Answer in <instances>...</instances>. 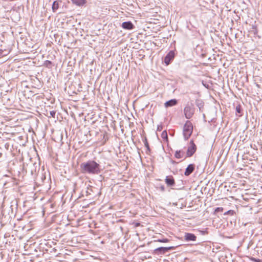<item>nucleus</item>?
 <instances>
[{
    "instance_id": "obj_4",
    "label": "nucleus",
    "mask_w": 262,
    "mask_h": 262,
    "mask_svg": "<svg viewBox=\"0 0 262 262\" xmlns=\"http://www.w3.org/2000/svg\"><path fill=\"white\" fill-rule=\"evenodd\" d=\"M196 150V146L193 140H191L189 143V146L188 147L186 152V158L191 157L195 153Z\"/></svg>"
},
{
    "instance_id": "obj_29",
    "label": "nucleus",
    "mask_w": 262,
    "mask_h": 262,
    "mask_svg": "<svg viewBox=\"0 0 262 262\" xmlns=\"http://www.w3.org/2000/svg\"><path fill=\"white\" fill-rule=\"evenodd\" d=\"M172 163H176V162H175V161H172Z\"/></svg>"
},
{
    "instance_id": "obj_26",
    "label": "nucleus",
    "mask_w": 262,
    "mask_h": 262,
    "mask_svg": "<svg viewBox=\"0 0 262 262\" xmlns=\"http://www.w3.org/2000/svg\"><path fill=\"white\" fill-rule=\"evenodd\" d=\"M3 50H2V49H0V56L2 55L3 53Z\"/></svg>"
},
{
    "instance_id": "obj_6",
    "label": "nucleus",
    "mask_w": 262,
    "mask_h": 262,
    "mask_svg": "<svg viewBox=\"0 0 262 262\" xmlns=\"http://www.w3.org/2000/svg\"><path fill=\"white\" fill-rule=\"evenodd\" d=\"M174 57V53L173 51H170L165 57L164 62L166 65H168L171 60H172Z\"/></svg>"
},
{
    "instance_id": "obj_30",
    "label": "nucleus",
    "mask_w": 262,
    "mask_h": 262,
    "mask_svg": "<svg viewBox=\"0 0 262 262\" xmlns=\"http://www.w3.org/2000/svg\"><path fill=\"white\" fill-rule=\"evenodd\" d=\"M261 168H262V165H261Z\"/></svg>"
},
{
    "instance_id": "obj_13",
    "label": "nucleus",
    "mask_w": 262,
    "mask_h": 262,
    "mask_svg": "<svg viewBox=\"0 0 262 262\" xmlns=\"http://www.w3.org/2000/svg\"><path fill=\"white\" fill-rule=\"evenodd\" d=\"M72 3L77 6H81L84 5L86 3V0H71Z\"/></svg>"
},
{
    "instance_id": "obj_18",
    "label": "nucleus",
    "mask_w": 262,
    "mask_h": 262,
    "mask_svg": "<svg viewBox=\"0 0 262 262\" xmlns=\"http://www.w3.org/2000/svg\"><path fill=\"white\" fill-rule=\"evenodd\" d=\"M52 64V62L50 60H46L44 63V65L47 67H49Z\"/></svg>"
},
{
    "instance_id": "obj_20",
    "label": "nucleus",
    "mask_w": 262,
    "mask_h": 262,
    "mask_svg": "<svg viewBox=\"0 0 262 262\" xmlns=\"http://www.w3.org/2000/svg\"><path fill=\"white\" fill-rule=\"evenodd\" d=\"M224 209L223 207H217L215 209V212H222Z\"/></svg>"
},
{
    "instance_id": "obj_21",
    "label": "nucleus",
    "mask_w": 262,
    "mask_h": 262,
    "mask_svg": "<svg viewBox=\"0 0 262 262\" xmlns=\"http://www.w3.org/2000/svg\"><path fill=\"white\" fill-rule=\"evenodd\" d=\"M56 114V112L54 111H50V115L53 118H55V116Z\"/></svg>"
},
{
    "instance_id": "obj_17",
    "label": "nucleus",
    "mask_w": 262,
    "mask_h": 262,
    "mask_svg": "<svg viewBox=\"0 0 262 262\" xmlns=\"http://www.w3.org/2000/svg\"><path fill=\"white\" fill-rule=\"evenodd\" d=\"M158 242L160 243H167L169 242V239L167 238L159 239L157 240Z\"/></svg>"
},
{
    "instance_id": "obj_25",
    "label": "nucleus",
    "mask_w": 262,
    "mask_h": 262,
    "mask_svg": "<svg viewBox=\"0 0 262 262\" xmlns=\"http://www.w3.org/2000/svg\"><path fill=\"white\" fill-rule=\"evenodd\" d=\"M91 191H92L91 188L88 189V190L86 191L87 194H90Z\"/></svg>"
},
{
    "instance_id": "obj_22",
    "label": "nucleus",
    "mask_w": 262,
    "mask_h": 262,
    "mask_svg": "<svg viewBox=\"0 0 262 262\" xmlns=\"http://www.w3.org/2000/svg\"><path fill=\"white\" fill-rule=\"evenodd\" d=\"M236 111L237 113H241V108L240 105H238L236 107Z\"/></svg>"
},
{
    "instance_id": "obj_12",
    "label": "nucleus",
    "mask_w": 262,
    "mask_h": 262,
    "mask_svg": "<svg viewBox=\"0 0 262 262\" xmlns=\"http://www.w3.org/2000/svg\"><path fill=\"white\" fill-rule=\"evenodd\" d=\"M184 156V152L181 150H177L174 154V157L177 159H181Z\"/></svg>"
},
{
    "instance_id": "obj_15",
    "label": "nucleus",
    "mask_w": 262,
    "mask_h": 262,
    "mask_svg": "<svg viewBox=\"0 0 262 262\" xmlns=\"http://www.w3.org/2000/svg\"><path fill=\"white\" fill-rule=\"evenodd\" d=\"M161 137L164 139L166 140V141L168 140V136H167V133L166 130H164L162 134H161Z\"/></svg>"
},
{
    "instance_id": "obj_11",
    "label": "nucleus",
    "mask_w": 262,
    "mask_h": 262,
    "mask_svg": "<svg viewBox=\"0 0 262 262\" xmlns=\"http://www.w3.org/2000/svg\"><path fill=\"white\" fill-rule=\"evenodd\" d=\"M177 103V101L176 99H171L169 101H166L164 105L166 107L173 106L176 105Z\"/></svg>"
},
{
    "instance_id": "obj_8",
    "label": "nucleus",
    "mask_w": 262,
    "mask_h": 262,
    "mask_svg": "<svg viewBox=\"0 0 262 262\" xmlns=\"http://www.w3.org/2000/svg\"><path fill=\"white\" fill-rule=\"evenodd\" d=\"M194 170V165L193 164H190L188 165V166L187 167V168L185 169L184 174L186 176H189L191 173H192V172Z\"/></svg>"
},
{
    "instance_id": "obj_3",
    "label": "nucleus",
    "mask_w": 262,
    "mask_h": 262,
    "mask_svg": "<svg viewBox=\"0 0 262 262\" xmlns=\"http://www.w3.org/2000/svg\"><path fill=\"white\" fill-rule=\"evenodd\" d=\"M194 109L192 105L187 104L184 109V113L187 119H190L194 114Z\"/></svg>"
},
{
    "instance_id": "obj_16",
    "label": "nucleus",
    "mask_w": 262,
    "mask_h": 262,
    "mask_svg": "<svg viewBox=\"0 0 262 262\" xmlns=\"http://www.w3.org/2000/svg\"><path fill=\"white\" fill-rule=\"evenodd\" d=\"M235 212L233 210H229L224 213V215H233L234 214Z\"/></svg>"
},
{
    "instance_id": "obj_1",
    "label": "nucleus",
    "mask_w": 262,
    "mask_h": 262,
    "mask_svg": "<svg viewBox=\"0 0 262 262\" xmlns=\"http://www.w3.org/2000/svg\"><path fill=\"white\" fill-rule=\"evenodd\" d=\"M82 173L89 174H98L100 172V165L93 160H89L80 164Z\"/></svg>"
},
{
    "instance_id": "obj_28",
    "label": "nucleus",
    "mask_w": 262,
    "mask_h": 262,
    "mask_svg": "<svg viewBox=\"0 0 262 262\" xmlns=\"http://www.w3.org/2000/svg\"><path fill=\"white\" fill-rule=\"evenodd\" d=\"M161 189H162V190H163L164 189V187H163V186H162V187H161Z\"/></svg>"
},
{
    "instance_id": "obj_5",
    "label": "nucleus",
    "mask_w": 262,
    "mask_h": 262,
    "mask_svg": "<svg viewBox=\"0 0 262 262\" xmlns=\"http://www.w3.org/2000/svg\"><path fill=\"white\" fill-rule=\"evenodd\" d=\"M173 247H159L157 249H156L154 251L156 254H165L166 252H167L168 250L173 249Z\"/></svg>"
},
{
    "instance_id": "obj_14",
    "label": "nucleus",
    "mask_w": 262,
    "mask_h": 262,
    "mask_svg": "<svg viewBox=\"0 0 262 262\" xmlns=\"http://www.w3.org/2000/svg\"><path fill=\"white\" fill-rule=\"evenodd\" d=\"M59 8V2L55 1L52 5V10L54 12H55Z\"/></svg>"
},
{
    "instance_id": "obj_27",
    "label": "nucleus",
    "mask_w": 262,
    "mask_h": 262,
    "mask_svg": "<svg viewBox=\"0 0 262 262\" xmlns=\"http://www.w3.org/2000/svg\"><path fill=\"white\" fill-rule=\"evenodd\" d=\"M254 261H256V262H259L260 260L259 259H255V258H253V259Z\"/></svg>"
},
{
    "instance_id": "obj_24",
    "label": "nucleus",
    "mask_w": 262,
    "mask_h": 262,
    "mask_svg": "<svg viewBox=\"0 0 262 262\" xmlns=\"http://www.w3.org/2000/svg\"><path fill=\"white\" fill-rule=\"evenodd\" d=\"M162 129V126L161 125H158V127H157V130L160 131Z\"/></svg>"
},
{
    "instance_id": "obj_7",
    "label": "nucleus",
    "mask_w": 262,
    "mask_h": 262,
    "mask_svg": "<svg viewBox=\"0 0 262 262\" xmlns=\"http://www.w3.org/2000/svg\"><path fill=\"white\" fill-rule=\"evenodd\" d=\"M184 238L187 242L196 241V236L193 233L187 232L185 233Z\"/></svg>"
},
{
    "instance_id": "obj_19",
    "label": "nucleus",
    "mask_w": 262,
    "mask_h": 262,
    "mask_svg": "<svg viewBox=\"0 0 262 262\" xmlns=\"http://www.w3.org/2000/svg\"><path fill=\"white\" fill-rule=\"evenodd\" d=\"M144 143L145 146V147L147 148V149L149 150V146L147 142V139H145L144 140Z\"/></svg>"
},
{
    "instance_id": "obj_2",
    "label": "nucleus",
    "mask_w": 262,
    "mask_h": 262,
    "mask_svg": "<svg viewBox=\"0 0 262 262\" xmlns=\"http://www.w3.org/2000/svg\"><path fill=\"white\" fill-rule=\"evenodd\" d=\"M193 126L190 121H187L183 127V136L185 140H187L192 134Z\"/></svg>"
},
{
    "instance_id": "obj_9",
    "label": "nucleus",
    "mask_w": 262,
    "mask_h": 262,
    "mask_svg": "<svg viewBox=\"0 0 262 262\" xmlns=\"http://www.w3.org/2000/svg\"><path fill=\"white\" fill-rule=\"evenodd\" d=\"M122 27L126 30H131L134 28V25L131 21H125L122 24Z\"/></svg>"
},
{
    "instance_id": "obj_10",
    "label": "nucleus",
    "mask_w": 262,
    "mask_h": 262,
    "mask_svg": "<svg viewBox=\"0 0 262 262\" xmlns=\"http://www.w3.org/2000/svg\"><path fill=\"white\" fill-rule=\"evenodd\" d=\"M165 183L168 186H172L174 185V180L172 176H167L165 179Z\"/></svg>"
},
{
    "instance_id": "obj_23",
    "label": "nucleus",
    "mask_w": 262,
    "mask_h": 262,
    "mask_svg": "<svg viewBox=\"0 0 262 262\" xmlns=\"http://www.w3.org/2000/svg\"><path fill=\"white\" fill-rule=\"evenodd\" d=\"M196 105L200 108V109L201 108V107L203 106L202 102H201L200 103H199V102H196Z\"/></svg>"
}]
</instances>
